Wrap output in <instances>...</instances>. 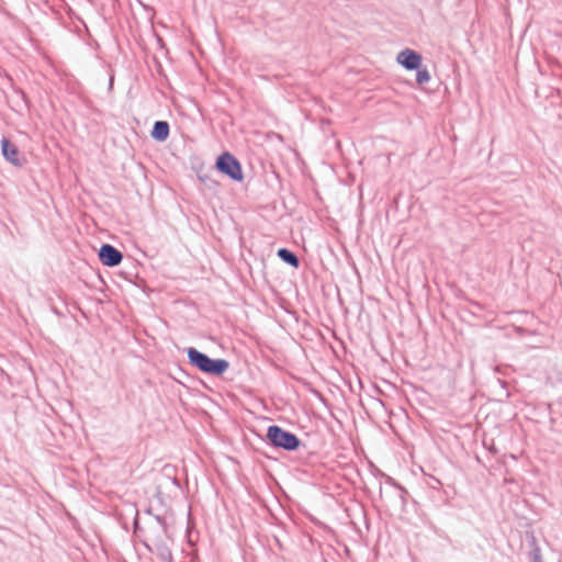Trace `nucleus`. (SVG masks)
Returning a JSON list of instances; mask_svg holds the SVG:
<instances>
[{
  "mask_svg": "<svg viewBox=\"0 0 562 562\" xmlns=\"http://www.w3.org/2000/svg\"><path fill=\"white\" fill-rule=\"evenodd\" d=\"M187 352L191 364L205 373L220 375L224 373L229 367V363L226 360L211 359L194 348H189Z\"/></svg>",
  "mask_w": 562,
  "mask_h": 562,
  "instance_id": "1",
  "label": "nucleus"
},
{
  "mask_svg": "<svg viewBox=\"0 0 562 562\" xmlns=\"http://www.w3.org/2000/svg\"><path fill=\"white\" fill-rule=\"evenodd\" d=\"M146 543L149 550L156 552L162 561H170L171 552L169 550L170 539L167 536L165 526L157 524L148 537Z\"/></svg>",
  "mask_w": 562,
  "mask_h": 562,
  "instance_id": "2",
  "label": "nucleus"
},
{
  "mask_svg": "<svg viewBox=\"0 0 562 562\" xmlns=\"http://www.w3.org/2000/svg\"><path fill=\"white\" fill-rule=\"evenodd\" d=\"M267 438L276 447L286 450H294L300 445V440L295 435L283 430L279 426H270L267 431Z\"/></svg>",
  "mask_w": 562,
  "mask_h": 562,
  "instance_id": "3",
  "label": "nucleus"
},
{
  "mask_svg": "<svg viewBox=\"0 0 562 562\" xmlns=\"http://www.w3.org/2000/svg\"><path fill=\"white\" fill-rule=\"evenodd\" d=\"M216 168L235 181H241L244 178L240 164L229 153H224L217 158Z\"/></svg>",
  "mask_w": 562,
  "mask_h": 562,
  "instance_id": "4",
  "label": "nucleus"
},
{
  "mask_svg": "<svg viewBox=\"0 0 562 562\" xmlns=\"http://www.w3.org/2000/svg\"><path fill=\"white\" fill-rule=\"evenodd\" d=\"M396 61L408 70L419 69L422 56L413 49L406 48L396 56Z\"/></svg>",
  "mask_w": 562,
  "mask_h": 562,
  "instance_id": "5",
  "label": "nucleus"
},
{
  "mask_svg": "<svg viewBox=\"0 0 562 562\" xmlns=\"http://www.w3.org/2000/svg\"><path fill=\"white\" fill-rule=\"evenodd\" d=\"M1 150L3 157L12 165L21 167L24 164V159L21 158L16 145L12 144L9 139L2 138Z\"/></svg>",
  "mask_w": 562,
  "mask_h": 562,
  "instance_id": "6",
  "label": "nucleus"
},
{
  "mask_svg": "<svg viewBox=\"0 0 562 562\" xmlns=\"http://www.w3.org/2000/svg\"><path fill=\"white\" fill-rule=\"evenodd\" d=\"M99 257L103 265L117 266L122 261V254L111 245H103L99 250Z\"/></svg>",
  "mask_w": 562,
  "mask_h": 562,
  "instance_id": "7",
  "label": "nucleus"
},
{
  "mask_svg": "<svg viewBox=\"0 0 562 562\" xmlns=\"http://www.w3.org/2000/svg\"><path fill=\"white\" fill-rule=\"evenodd\" d=\"M169 125L165 121H157L151 131V137L156 140L164 142L168 138Z\"/></svg>",
  "mask_w": 562,
  "mask_h": 562,
  "instance_id": "8",
  "label": "nucleus"
},
{
  "mask_svg": "<svg viewBox=\"0 0 562 562\" xmlns=\"http://www.w3.org/2000/svg\"><path fill=\"white\" fill-rule=\"evenodd\" d=\"M278 256L286 263L291 265L292 267H297L299 266V259L296 258V256L291 252L290 250L288 249H279L278 251Z\"/></svg>",
  "mask_w": 562,
  "mask_h": 562,
  "instance_id": "9",
  "label": "nucleus"
},
{
  "mask_svg": "<svg viewBox=\"0 0 562 562\" xmlns=\"http://www.w3.org/2000/svg\"><path fill=\"white\" fill-rule=\"evenodd\" d=\"M429 80H430L429 71L427 69H418L417 75H416V81L419 85H424V83H427Z\"/></svg>",
  "mask_w": 562,
  "mask_h": 562,
  "instance_id": "10",
  "label": "nucleus"
}]
</instances>
